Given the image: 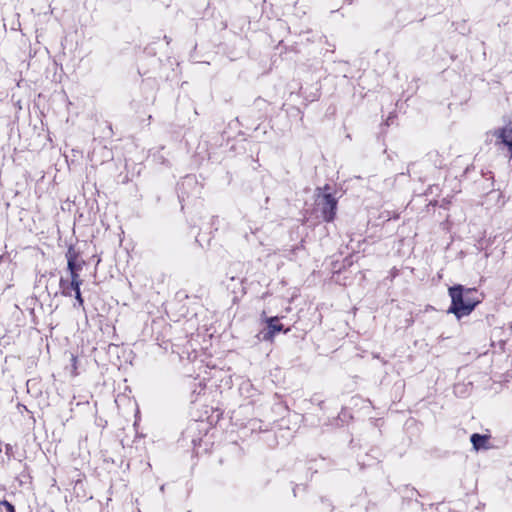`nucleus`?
Instances as JSON below:
<instances>
[{
  "instance_id": "obj_1",
  "label": "nucleus",
  "mask_w": 512,
  "mask_h": 512,
  "mask_svg": "<svg viewBox=\"0 0 512 512\" xmlns=\"http://www.w3.org/2000/svg\"><path fill=\"white\" fill-rule=\"evenodd\" d=\"M448 292L451 297V306L448 312L453 313L458 319L469 315L482 301L481 294L475 288L455 285L450 287Z\"/></svg>"
},
{
  "instance_id": "obj_2",
  "label": "nucleus",
  "mask_w": 512,
  "mask_h": 512,
  "mask_svg": "<svg viewBox=\"0 0 512 512\" xmlns=\"http://www.w3.org/2000/svg\"><path fill=\"white\" fill-rule=\"evenodd\" d=\"M326 187L324 190L319 189L316 196V206L320 209L323 219L327 222L334 220L337 209V201L331 193H327Z\"/></svg>"
},
{
  "instance_id": "obj_3",
  "label": "nucleus",
  "mask_w": 512,
  "mask_h": 512,
  "mask_svg": "<svg viewBox=\"0 0 512 512\" xmlns=\"http://www.w3.org/2000/svg\"><path fill=\"white\" fill-rule=\"evenodd\" d=\"M495 136L508 148L510 158H512V126H506L496 130Z\"/></svg>"
},
{
  "instance_id": "obj_4",
  "label": "nucleus",
  "mask_w": 512,
  "mask_h": 512,
  "mask_svg": "<svg viewBox=\"0 0 512 512\" xmlns=\"http://www.w3.org/2000/svg\"><path fill=\"white\" fill-rule=\"evenodd\" d=\"M278 321V317H270L267 319L266 322L268 324V332L263 336L264 340L271 341L276 333L283 330L282 324H279Z\"/></svg>"
},
{
  "instance_id": "obj_5",
  "label": "nucleus",
  "mask_w": 512,
  "mask_h": 512,
  "mask_svg": "<svg viewBox=\"0 0 512 512\" xmlns=\"http://www.w3.org/2000/svg\"><path fill=\"white\" fill-rule=\"evenodd\" d=\"M488 440H489V437L486 435H480V434L475 433L471 436V442L473 444L474 449L477 451L480 449L488 448V446H487Z\"/></svg>"
},
{
  "instance_id": "obj_6",
  "label": "nucleus",
  "mask_w": 512,
  "mask_h": 512,
  "mask_svg": "<svg viewBox=\"0 0 512 512\" xmlns=\"http://www.w3.org/2000/svg\"><path fill=\"white\" fill-rule=\"evenodd\" d=\"M0 512H15L14 506L6 501H0Z\"/></svg>"
},
{
  "instance_id": "obj_7",
  "label": "nucleus",
  "mask_w": 512,
  "mask_h": 512,
  "mask_svg": "<svg viewBox=\"0 0 512 512\" xmlns=\"http://www.w3.org/2000/svg\"><path fill=\"white\" fill-rule=\"evenodd\" d=\"M67 266L70 272L76 271L81 269V266L76 263V260H73V258L70 257L69 261H67Z\"/></svg>"
},
{
  "instance_id": "obj_8",
  "label": "nucleus",
  "mask_w": 512,
  "mask_h": 512,
  "mask_svg": "<svg viewBox=\"0 0 512 512\" xmlns=\"http://www.w3.org/2000/svg\"><path fill=\"white\" fill-rule=\"evenodd\" d=\"M70 275H71L70 286H77V284H81L82 283L78 272L72 271V272H70Z\"/></svg>"
},
{
  "instance_id": "obj_9",
  "label": "nucleus",
  "mask_w": 512,
  "mask_h": 512,
  "mask_svg": "<svg viewBox=\"0 0 512 512\" xmlns=\"http://www.w3.org/2000/svg\"><path fill=\"white\" fill-rule=\"evenodd\" d=\"M67 261H69L70 257L73 258V260L77 259V254L73 248H70L66 254Z\"/></svg>"
},
{
  "instance_id": "obj_10",
  "label": "nucleus",
  "mask_w": 512,
  "mask_h": 512,
  "mask_svg": "<svg viewBox=\"0 0 512 512\" xmlns=\"http://www.w3.org/2000/svg\"><path fill=\"white\" fill-rule=\"evenodd\" d=\"M75 298L76 300L78 301L79 305L82 306L83 305V299H82V296H81V292L78 291L75 293Z\"/></svg>"
},
{
  "instance_id": "obj_11",
  "label": "nucleus",
  "mask_w": 512,
  "mask_h": 512,
  "mask_svg": "<svg viewBox=\"0 0 512 512\" xmlns=\"http://www.w3.org/2000/svg\"><path fill=\"white\" fill-rule=\"evenodd\" d=\"M80 286H81V284H77V286H71V288L76 293V292L80 291Z\"/></svg>"
}]
</instances>
